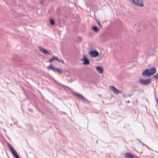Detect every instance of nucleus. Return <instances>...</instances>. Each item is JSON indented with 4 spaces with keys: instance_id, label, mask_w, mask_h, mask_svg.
<instances>
[{
    "instance_id": "f257e3e1",
    "label": "nucleus",
    "mask_w": 158,
    "mask_h": 158,
    "mask_svg": "<svg viewBox=\"0 0 158 158\" xmlns=\"http://www.w3.org/2000/svg\"><path fill=\"white\" fill-rule=\"evenodd\" d=\"M156 68L152 67L149 69H146L144 70L142 74V75L144 77L146 76L150 77L153 75L156 72Z\"/></svg>"
},
{
    "instance_id": "f03ea898",
    "label": "nucleus",
    "mask_w": 158,
    "mask_h": 158,
    "mask_svg": "<svg viewBox=\"0 0 158 158\" xmlns=\"http://www.w3.org/2000/svg\"><path fill=\"white\" fill-rule=\"evenodd\" d=\"M131 2L133 5L140 7H143L144 6L143 0H131Z\"/></svg>"
},
{
    "instance_id": "7ed1b4c3",
    "label": "nucleus",
    "mask_w": 158,
    "mask_h": 158,
    "mask_svg": "<svg viewBox=\"0 0 158 158\" xmlns=\"http://www.w3.org/2000/svg\"><path fill=\"white\" fill-rule=\"evenodd\" d=\"M151 81V79L149 78L147 79H140L139 80V83L143 85H147L150 84Z\"/></svg>"
},
{
    "instance_id": "20e7f679",
    "label": "nucleus",
    "mask_w": 158,
    "mask_h": 158,
    "mask_svg": "<svg viewBox=\"0 0 158 158\" xmlns=\"http://www.w3.org/2000/svg\"><path fill=\"white\" fill-rule=\"evenodd\" d=\"M8 146L10 149V150L11 151L13 155V156L15 157L16 158H20L19 156V155L17 154L16 151L13 148L11 145L10 144H8Z\"/></svg>"
},
{
    "instance_id": "39448f33",
    "label": "nucleus",
    "mask_w": 158,
    "mask_h": 158,
    "mask_svg": "<svg viewBox=\"0 0 158 158\" xmlns=\"http://www.w3.org/2000/svg\"><path fill=\"white\" fill-rule=\"evenodd\" d=\"M110 89L115 94H117L119 93H120L121 92L119 91L114 86H110Z\"/></svg>"
},
{
    "instance_id": "423d86ee",
    "label": "nucleus",
    "mask_w": 158,
    "mask_h": 158,
    "mask_svg": "<svg viewBox=\"0 0 158 158\" xmlns=\"http://www.w3.org/2000/svg\"><path fill=\"white\" fill-rule=\"evenodd\" d=\"M81 60L84 61L83 64L84 65H88L90 64L89 60L86 57L85 55L83 56V58L81 59Z\"/></svg>"
},
{
    "instance_id": "0eeeda50",
    "label": "nucleus",
    "mask_w": 158,
    "mask_h": 158,
    "mask_svg": "<svg viewBox=\"0 0 158 158\" xmlns=\"http://www.w3.org/2000/svg\"><path fill=\"white\" fill-rule=\"evenodd\" d=\"M89 54L92 57H96L98 56V52L96 51H91L89 52Z\"/></svg>"
},
{
    "instance_id": "6e6552de",
    "label": "nucleus",
    "mask_w": 158,
    "mask_h": 158,
    "mask_svg": "<svg viewBox=\"0 0 158 158\" xmlns=\"http://www.w3.org/2000/svg\"><path fill=\"white\" fill-rule=\"evenodd\" d=\"M39 49V50L41 51L43 53H44L45 54H49V52L46 50L45 49H44L40 47H38Z\"/></svg>"
},
{
    "instance_id": "1a4fd4ad",
    "label": "nucleus",
    "mask_w": 158,
    "mask_h": 158,
    "mask_svg": "<svg viewBox=\"0 0 158 158\" xmlns=\"http://www.w3.org/2000/svg\"><path fill=\"white\" fill-rule=\"evenodd\" d=\"M125 158H134L133 156L129 152L126 153L125 155Z\"/></svg>"
},
{
    "instance_id": "9d476101",
    "label": "nucleus",
    "mask_w": 158,
    "mask_h": 158,
    "mask_svg": "<svg viewBox=\"0 0 158 158\" xmlns=\"http://www.w3.org/2000/svg\"><path fill=\"white\" fill-rule=\"evenodd\" d=\"M75 95L77 96L81 99L85 100L86 101H88L87 100L84 98L81 94L76 93L75 94Z\"/></svg>"
},
{
    "instance_id": "9b49d317",
    "label": "nucleus",
    "mask_w": 158,
    "mask_h": 158,
    "mask_svg": "<svg viewBox=\"0 0 158 158\" xmlns=\"http://www.w3.org/2000/svg\"><path fill=\"white\" fill-rule=\"evenodd\" d=\"M96 69L100 73H103V69L102 67L97 66L96 67Z\"/></svg>"
},
{
    "instance_id": "f8f14e48",
    "label": "nucleus",
    "mask_w": 158,
    "mask_h": 158,
    "mask_svg": "<svg viewBox=\"0 0 158 158\" xmlns=\"http://www.w3.org/2000/svg\"><path fill=\"white\" fill-rule=\"evenodd\" d=\"M57 58H58V57H56L55 56H54L52 58L50 59L49 60V62H52V61H54L55 60H57Z\"/></svg>"
},
{
    "instance_id": "ddd939ff",
    "label": "nucleus",
    "mask_w": 158,
    "mask_h": 158,
    "mask_svg": "<svg viewBox=\"0 0 158 158\" xmlns=\"http://www.w3.org/2000/svg\"><path fill=\"white\" fill-rule=\"evenodd\" d=\"M92 29L95 32H98V27L96 26H93Z\"/></svg>"
},
{
    "instance_id": "4468645a",
    "label": "nucleus",
    "mask_w": 158,
    "mask_h": 158,
    "mask_svg": "<svg viewBox=\"0 0 158 158\" xmlns=\"http://www.w3.org/2000/svg\"><path fill=\"white\" fill-rule=\"evenodd\" d=\"M47 68L48 69H52L53 70L54 67L53 65L52 64H51L49 65L48 66Z\"/></svg>"
},
{
    "instance_id": "2eb2a0df",
    "label": "nucleus",
    "mask_w": 158,
    "mask_h": 158,
    "mask_svg": "<svg viewBox=\"0 0 158 158\" xmlns=\"http://www.w3.org/2000/svg\"><path fill=\"white\" fill-rule=\"evenodd\" d=\"M50 23L51 25H54L55 24L54 20L53 19H51L50 20Z\"/></svg>"
},
{
    "instance_id": "dca6fc26",
    "label": "nucleus",
    "mask_w": 158,
    "mask_h": 158,
    "mask_svg": "<svg viewBox=\"0 0 158 158\" xmlns=\"http://www.w3.org/2000/svg\"><path fill=\"white\" fill-rule=\"evenodd\" d=\"M56 72L60 74H61L63 73V70L59 69L57 68L56 69Z\"/></svg>"
},
{
    "instance_id": "f3484780",
    "label": "nucleus",
    "mask_w": 158,
    "mask_h": 158,
    "mask_svg": "<svg viewBox=\"0 0 158 158\" xmlns=\"http://www.w3.org/2000/svg\"><path fill=\"white\" fill-rule=\"evenodd\" d=\"M97 23L99 25L100 27H102L101 24L100 23V22L99 20L98 19L96 20Z\"/></svg>"
},
{
    "instance_id": "a211bd4d",
    "label": "nucleus",
    "mask_w": 158,
    "mask_h": 158,
    "mask_svg": "<svg viewBox=\"0 0 158 158\" xmlns=\"http://www.w3.org/2000/svg\"><path fill=\"white\" fill-rule=\"evenodd\" d=\"M57 61H58V62H61L63 64H64V60L61 59H59L58 58H57Z\"/></svg>"
},
{
    "instance_id": "6ab92c4d",
    "label": "nucleus",
    "mask_w": 158,
    "mask_h": 158,
    "mask_svg": "<svg viewBox=\"0 0 158 158\" xmlns=\"http://www.w3.org/2000/svg\"><path fill=\"white\" fill-rule=\"evenodd\" d=\"M153 77L156 79H158V73L155 75Z\"/></svg>"
},
{
    "instance_id": "aec40b11",
    "label": "nucleus",
    "mask_w": 158,
    "mask_h": 158,
    "mask_svg": "<svg viewBox=\"0 0 158 158\" xmlns=\"http://www.w3.org/2000/svg\"><path fill=\"white\" fill-rule=\"evenodd\" d=\"M57 69V68H54L53 70V71L54 72H56V69Z\"/></svg>"
},
{
    "instance_id": "412c9836",
    "label": "nucleus",
    "mask_w": 158,
    "mask_h": 158,
    "mask_svg": "<svg viewBox=\"0 0 158 158\" xmlns=\"http://www.w3.org/2000/svg\"><path fill=\"white\" fill-rule=\"evenodd\" d=\"M156 101L157 104H158V99L157 98H156Z\"/></svg>"
},
{
    "instance_id": "4be33fe9",
    "label": "nucleus",
    "mask_w": 158,
    "mask_h": 158,
    "mask_svg": "<svg viewBox=\"0 0 158 158\" xmlns=\"http://www.w3.org/2000/svg\"><path fill=\"white\" fill-rule=\"evenodd\" d=\"M28 110H29V111H31V112H32V109H28Z\"/></svg>"
},
{
    "instance_id": "5701e85b",
    "label": "nucleus",
    "mask_w": 158,
    "mask_h": 158,
    "mask_svg": "<svg viewBox=\"0 0 158 158\" xmlns=\"http://www.w3.org/2000/svg\"><path fill=\"white\" fill-rule=\"evenodd\" d=\"M140 143H142V144L144 146H145V145H146L145 144H144L143 143H142V142H140Z\"/></svg>"
},
{
    "instance_id": "b1692460",
    "label": "nucleus",
    "mask_w": 158,
    "mask_h": 158,
    "mask_svg": "<svg viewBox=\"0 0 158 158\" xmlns=\"http://www.w3.org/2000/svg\"><path fill=\"white\" fill-rule=\"evenodd\" d=\"M78 39L80 40H82L81 38V37H79Z\"/></svg>"
},
{
    "instance_id": "393cba45",
    "label": "nucleus",
    "mask_w": 158,
    "mask_h": 158,
    "mask_svg": "<svg viewBox=\"0 0 158 158\" xmlns=\"http://www.w3.org/2000/svg\"><path fill=\"white\" fill-rule=\"evenodd\" d=\"M123 97H126V96H125V94H123Z\"/></svg>"
},
{
    "instance_id": "a878e982",
    "label": "nucleus",
    "mask_w": 158,
    "mask_h": 158,
    "mask_svg": "<svg viewBox=\"0 0 158 158\" xmlns=\"http://www.w3.org/2000/svg\"><path fill=\"white\" fill-rule=\"evenodd\" d=\"M126 102H127V103H129V102H130V101L129 100H128V101H127Z\"/></svg>"
},
{
    "instance_id": "bb28decb",
    "label": "nucleus",
    "mask_w": 158,
    "mask_h": 158,
    "mask_svg": "<svg viewBox=\"0 0 158 158\" xmlns=\"http://www.w3.org/2000/svg\"><path fill=\"white\" fill-rule=\"evenodd\" d=\"M145 146H146L149 149V148L148 147V146L147 145H145Z\"/></svg>"
},
{
    "instance_id": "cd10ccee",
    "label": "nucleus",
    "mask_w": 158,
    "mask_h": 158,
    "mask_svg": "<svg viewBox=\"0 0 158 158\" xmlns=\"http://www.w3.org/2000/svg\"><path fill=\"white\" fill-rule=\"evenodd\" d=\"M145 146H146L149 149V148L148 147V146L147 145H145Z\"/></svg>"
},
{
    "instance_id": "c85d7f7f",
    "label": "nucleus",
    "mask_w": 158,
    "mask_h": 158,
    "mask_svg": "<svg viewBox=\"0 0 158 158\" xmlns=\"http://www.w3.org/2000/svg\"><path fill=\"white\" fill-rule=\"evenodd\" d=\"M145 146H146L149 149V148L148 147V146L147 145H145Z\"/></svg>"
},
{
    "instance_id": "c756f323",
    "label": "nucleus",
    "mask_w": 158,
    "mask_h": 158,
    "mask_svg": "<svg viewBox=\"0 0 158 158\" xmlns=\"http://www.w3.org/2000/svg\"><path fill=\"white\" fill-rule=\"evenodd\" d=\"M132 94H129L128 95V96H129V97H131V96Z\"/></svg>"
},
{
    "instance_id": "7c9ffc66",
    "label": "nucleus",
    "mask_w": 158,
    "mask_h": 158,
    "mask_svg": "<svg viewBox=\"0 0 158 158\" xmlns=\"http://www.w3.org/2000/svg\"><path fill=\"white\" fill-rule=\"evenodd\" d=\"M137 140L140 142H141L140 140L139 139H137Z\"/></svg>"
},
{
    "instance_id": "2f4dec72",
    "label": "nucleus",
    "mask_w": 158,
    "mask_h": 158,
    "mask_svg": "<svg viewBox=\"0 0 158 158\" xmlns=\"http://www.w3.org/2000/svg\"><path fill=\"white\" fill-rule=\"evenodd\" d=\"M4 131L5 132H6V130H5V129H4Z\"/></svg>"
}]
</instances>
